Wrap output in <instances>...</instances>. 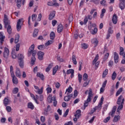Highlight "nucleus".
Listing matches in <instances>:
<instances>
[{
	"mask_svg": "<svg viewBox=\"0 0 125 125\" xmlns=\"http://www.w3.org/2000/svg\"><path fill=\"white\" fill-rule=\"evenodd\" d=\"M35 49V44H32L30 46L28 51V56L30 57L31 55H32V57L31 58V65L33 66L35 65V62H36V54H37V51L34 50Z\"/></svg>",
	"mask_w": 125,
	"mask_h": 125,
	"instance_id": "nucleus-1",
	"label": "nucleus"
},
{
	"mask_svg": "<svg viewBox=\"0 0 125 125\" xmlns=\"http://www.w3.org/2000/svg\"><path fill=\"white\" fill-rule=\"evenodd\" d=\"M125 102V98L123 95H120L117 100V104L119 105L117 108V112H120L124 108V103Z\"/></svg>",
	"mask_w": 125,
	"mask_h": 125,
	"instance_id": "nucleus-2",
	"label": "nucleus"
},
{
	"mask_svg": "<svg viewBox=\"0 0 125 125\" xmlns=\"http://www.w3.org/2000/svg\"><path fill=\"white\" fill-rule=\"evenodd\" d=\"M92 98V89H90L89 90L88 96L86 101H84V103L83 104L84 108H85L87 106H88V104L90 101H91V99Z\"/></svg>",
	"mask_w": 125,
	"mask_h": 125,
	"instance_id": "nucleus-3",
	"label": "nucleus"
},
{
	"mask_svg": "<svg viewBox=\"0 0 125 125\" xmlns=\"http://www.w3.org/2000/svg\"><path fill=\"white\" fill-rule=\"evenodd\" d=\"M96 26V24H95V23H92L88 27L89 30H90L91 34L92 35H96V34H97L98 29H97V28L95 27Z\"/></svg>",
	"mask_w": 125,
	"mask_h": 125,
	"instance_id": "nucleus-4",
	"label": "nucleus"
},
{
	"mask_svg": "<svg viewBox=\"0 0 125 125\" xmlns=\"http://www.w3.org/2000/svg\"><path fill=\"white\" fill-rule=\"evenodd\" d=\"M103 101H104V98L102 97L101 98V101L99 102L98 105L94 107L93 110H91L92 113H94V112L96 111V110L100 111V110L102 109V104H103Z\"/></svg>",
	"mask_w": 125,
	"mask_h": 125,
	"instance_id": "nucleus-5",
	"label": "nucleus"
},
{
	"mask_svg": "<svg viewBox=\"0 0 125 125\" xmlns=\"http://www.w3.org/2000/svg\"><path fill=\"white\" fill-rule=\"evenodd\" d=\"M24 24V19H20L17 23V29L18 32L21 30L22 28V25Z\"/></svg>",
	"mask_w": 125,
	"mask_h": 125,
	"instance_id": "nucleus-6",
	"label": "nucleus"
},
{
	"mask_svg": "<svg viewBox=\"0 0 125 125\" xmlns=\"http://www.w3.org/2000/svg\"><path fill=\"white\" fill-rule=\"evenodd\" d=\"M99 59V56L98 55H97L93 61V65H95L97 68H98L99 64H100V61L97 62V61Z\"/></svg>",
	"mask_w": 125,
	"mask_h": 125,
	"instance_id": "nucleus-7",
	"label": "nucleus"
},
{
	"mask_svg": "<svg viewBox=\"0 0 125 125\" xmlns=\"http://www.w3.org/2000/svg\"><path fill=\"white\" fill-rule=\"evenodd\" d=\"M3 55L5 59H8V56H9V49L6 47H4Z\"/></svg>",
	"mask_w": 125,
	"mask_h": 125,
	"instance_id": "nucleus-8",
	"label": "nucleus"
},
{
	"mask_svg": "<svg viewBox=\"0 0 125 125\" xmlns=\"http://www.w3.org/2000/svg\"><path fill=\"white\" fill-rule=\"evenodd\" d=\"M3 22L5 26V28H7L8 25H9V21H8V18H7V16L6 15H4Z\"/></svg>",
	"mask_w": 125,
	"mask_h": 125,
	"instance_id": "nucleus-9",
	"label": "nucleus"
},
{
	"mask_svg": "<svg viewBox=\"0 0 125 125\" xmlns=\"http://www.w3.org/2000/svg\"><path fill=\"white\" fill-rule=\"evenodd\" d=\"M119 7L121 10H124L125 7V0H119Z\"/></svg>",
	"mask_w": 125,
	"mask_h": 125,
	"instance_id": "nucleus-10",
	"label": "nucleus"
},
{
	"mask_svg": "<svg viewBox=\"0 0 125 125\" xmlns=\"http://www.w3.org/2000/svg\"><path fill=\"white\" fill-rule=\"evenodd\" d=\"M56 14V12L55 11H52L50 13L48 19L49 20H53L54 19V17H55V14Z\"/></svg>",
	"mask_w": 125,
	"mask_h": 125,
	"instance_id": "nucleus-11",
	"label": "nucleus"
},
{
	"mask_svg": "<svg viewBox=\"0 0 125 125\" xmlns=\"http://www.w3.org/2000/svg\"><path fill=\"white\" fill-rule=\"evenodd\" d=\"M5 36L3 35V33L0 32V43L1 45H2Z\"/></svg>",
	"mask_w": 125,
	"mask_h": 125,
	"instance_id": "nucleus-12",
	"label": "nucleus"
},
{
	"mask_svg": "<svg viewBox=\"0 0 125 125\" xmlns=\"http://www.w3.org/2000/svg\"><path fill=\"white\" fill-rule=\"evenodd\" d=\"M91 42L94 44L95 47H96L98 45L99 41L96 38L91 39Z\"/></svg>",
	"mask_w": 125,
	"mask_h": 125,
	"instance_id": "nucleus-13",
	"label": "nucleus"
},
{
	"mask_svg": "<svg viewBox=\"0 0 125 125\" xmlns=\"http://www.w3.org/2000/svg\"><path fill=\"white\" fill-rule=\"evenodd\" d=\"M11 76L12 78L13 83H14V84H18V79H17V77H16L15 75H12Z\"/></svg>",
	"mask_w": 125,
	"mask_h": 125,
	"instance_id": "nucleus-14",
	"label": "nucleus"
},
{
	"mask_svg": "<svg viewBox=\"0 0 125 125\" xmlns=\"http://www.w3.org/2000/svg\"><path fill=\"white\" fill-rule=\"evenodd\" d=\"M112 21L113 24H117L118 23V16H117V14H114L113 15Z\"/></svg>",
	"mask_w": 125,
	"mask_h": 125,
	"instance_id": "nucleus-15",
	"label": "nucleus"
},
{
	"mask_svg": "<svg viewBox=\"0 0 125 125\" xmlns=\"http://www.w3.org/2000/svg\"><path fill=\"white\" fill-rule=\"evenodd\" d=\"M116 111H117V106H114L112 108V111L110 112H109V115L111 116V117H114V115H115Z\"/></svg>",
	"mask_w": 125,
	"mask_h": 125,
	"instance_id": "nucleus-16",
	"label": "nucleus"
},
{
	"mask_svg": "<svg viewBox=\"0 0 125 125\" xmlns=\"http://www.w3.org/2000/svg\"><path fill=\"white\" fill-rule=\"evenodd\" d=\"M43 55H44V53L39 51L38 53V59H39V60H42L43 59Z\"/></svg>",
	"mask_w": 125,
	"mask_h": 125,
	"instance_id": "nucleus-17",
	"label": "nucleus"
},
{
	"mask_svg": "<svg viewBox=\"0 0 125 125\" xmlns=\"http://www.w3.org/2000/svg\"><path fill=\"white\" fill-rule=\"evenodd\" d=\"M97 17V12H95L93 15V17L90 15H88L87 18L88 19H89V20H92V18L94 19L96 18Z\"/></svg>",
	"mask_w": 125,
	"mask_h": 125,
	"instance_id": "nucleus-18",
	"label": "nucleus"
},
{
	"mask_svg": "<svg viewBox=\"0 0 125 125\" xmlns=\"http://www.w3.org/2000/svg\"><path fill=\"white\" fill-rule=\"evenodd\" d=\"M114 59L115 63H118L119 62V54L116 52L114 54Z\"/></svg>",
	"mask_w": 125,
	"mask_h": 125,
	"instance_id": "nucleus-19",
	"label": "nucleus"
},
{
	"mask_svg": "<svg viewBox=\"0 0 125 125\" xmlns=\"http://www.w3.org/2000/svg\"><path fill=\"white\" fill-rule=\"evenodd\" d=\"M16 76L18 78H21V71H20V69L19 68H17L15 72Z\"/></svg>",
	"mask_w": 125,
	"mask_h": 125,
	"instance_id": "nucleus-20",
	"label": "nucleus"
},
{
	"mask_svg": "<svg viewBox=\"0 0 125 125\" xmlns=\"http://www.w3.org/2000/svg\"><path fill=\"white\" fill-rule=\"evenodd\" d=\"M63 29H64V26H63V25L61 24H59L57 28L58 33H61L63 31Z\"/></svg>",
	"mask_w": 125,
	"mask_h": 125,
	"instance_id": "nucleus-21",
	"label": "nucleus"
},
{
	"mask_svg": "<svg viewBox=\"0 0 125 125\" xmlns=\"http://www.w3.org/2000/svg\"><path fill=\"white\" fill-rule=\"evenodd\" d=\"M73 97V94H70L69 95L66 96L64 98V101H66V102H68V101H70L71 100V98Z\"/></svg>",
	"mask_w": 125,
	"mask_h": 125,
	"instance_id": "nucleus-22",
	"label": "nucleus"
},
{
	"mask_svg": "<svg viewBox=\"0 0 125 125\" xmlns=\"http://www.w3.org/2000/svg\"><path fill=\"white\" fill-rule=\"evenodd\" d=\"M37 77L40 78L42 81H44V76L43 75V74L41 72H38L37 73Z\"/></svg>",
	"mask_w": 125,
	"mask_h": 125,
	"instance_id": "nucleus-23",
	"label": "nucleus"
},
{
	"mask_svg": "<svg viewBox=\"0 0 125 125\" xmlns=\"http://www.w3.org/2000/svg\"><path fill=\"white\" fill-rule=\"evenodd\" d=\"M29 94L31 98L33 99V100H34L36 104H40V103L39 102V101H38V100H37V99H36V96H35V95H34V94H32L30 92H29Z\"/></svg>",
	"mask_w": 125,
	"mask_h": 125,
	"instance_id": "nucleus-24",
	"label": "nucleus"
},
{
	"mask_svg": "<svg viewBox=\"0 0 125 125\" xmlns=\"http://www.w3.org/2000/svg\"><path fill=\"white\" fill-rule=\"evenodd\" d=\"M52 66H53V63H51L49 64L48 66L46 67L45 69V72H49L51 68H52Z\"/></svg>",
	"mask_w": 125,
	"mask_h": 125,
	"instance_id": "nucleus-25",
	"label": "nucleus"
},
{
	"mask_svg": "<svg viewBox=\"0 0 125 125\" xmlns=\"http://www.w3.org/2000/svg\"><path fill=\"white\" fill-rule=\"evenodd\" d=\"M53 101V96L52 97V95L49 94L47 98V101L49 103H52V101Z\"/></svg>",
	"mask_w": 125,
	"mask_h": 125,
	"instance_id": "nucleus-26",
	"label": "nucleus"
},
{
	"mask_svg": "<svg viewBox=\"0 0 125 125\" xmlns=\"http://www.w3.org/2000/svg\"><path fill=\"white\" fill-rule=\"evenodd\" d=\"M27 107L29 109H31V110H34L35 108V106H34V104H33V103L30 102L28 103Z\"/></svg>",
	"mask_w": 125,
	"mask_h": 125,
	"instance_id": "nucleus-27",
	"label": "nucleus"
},
{
	"mask_svg": "<svg viewBox=\"0 0 125 125\" xmlns=\"http://www.w3.org/2000/svg\"><path fill=\"white\" fill-rule=\"evenodd\" d=\"M55 39V33L54 32L52 31L50 34V40L53 41Z\"/></svg>",
	"mask_w": 125,
	"mask_h": 125,
	"instance_id": "nucleus-28",
	"label": "nucleus"
},
{
	"mask_svg": "<svg viewBox=\"0 0 125 125\" xmlns=\"http://www.w3.org/2000/svg\"><path fill=\"white\" fill-rule=\"evenodd\" d=\"M76 113V114H75V117L76 118H78V119H79V118L81 117V113H82V111L80 109H78Z\"/></svg>",
	"mask_w": 125,
	"mask_h": 125,
	"instance_id": "nucleus-29",
	"label": "nucleus"
},
{
	"mask_svg": "<svg viewBox=\"0 0 125 125\" xmlns=\"http://www.w3.org/2000/svg\"><path fill=\"white\" fill-rule=\"evenodd\" d=\"M105 13H106V9H104V8H103L102 10V12H101V13L100 14V18L101 19H103V17H104V15Z\"/></svg>",
	"mask_w": 125,
	"mask_h": 125,
	"instance_id": "nucleus-30",
	"label": "nucleus"
},
{
	"mask_svg": "<svg viewBox=\"0 0 125 125\" xmlns=\"http://www.w3.org/2000/svg\"><path fill=\"white\" fill-rule=\"evenodd\" d=\"M38 34H39V29L35 28L33 33V38H36V37L38 36Z\"/></svg>",
	"mask_w": 125,
	"mask_h": 125,
	"instance_id": "nucleus-31",
	"label": "nucleus"
},
{
	"mask_svg": "<svg viewBox=\"0 0 125 125\" xmlns=\"http://www.w3.org/2000/svg\"><path fill=\"white\" fill-rule=\"evenodd\" d=\"M120 120H121V116L119 115L115 116L113 118V122L114 123H117Z\"/></svg>",
	"mask_w": 125,
	"mask_h": 125,
	"instance_id": "nucleus-32",
	"label": "nucleus"
},
{
	"mask_svg": "<svg viewBox=\"0 0 125 125\" xmlns=\"http://www.w3.org/2000/svg\"><path fill=\"white\" fill-rule=\"evenodd\" d=\"M73 91V88L71 87V86H69L67 89L66 90L65 93L66 92H68L66 93L67 95H69V93H71Z\"/></svg>",
	"mask_w": 125,
	"mask_h": 125,
	"instance_id": "nucleus-33",
	"label": "nucleus"
},
{
	"mask_svg": "<svg viewBox=\"0 0 125 125\" xmlns=\"http://www.w3.org/2000/svg\"><path fill=\"white\" fill-rule=\"evenodd\" d=\"M59 68V66L58 65H56L55 67L53 68V75H54L56 74L57 72V71H58V69Z\"/></svg>",
	"mask_w": 125,
	"mask_h": 125,
	"instance_id": "nucleus-34",
	"label": "nucleus"
},
{
	"mask_svg": "<svg viewBox=\"0 0 125 125\" xmlns=\"http://www.w3.org/2000/svg\"><path fill=\"white\" fill-rule=\"evenodd\" d=\"M37 94H42L43 92V87H42L41 89H39L37 91H35Z\"/></svg>",
	"mask_w": 125,
	"mask_h": 125,
	"instance_id": "nucleus-35",
	"label": "nucleus"
},
{
	"mask_svg": "<svg viewBox=\"0 0 125 125\" xmlns=\"http://www.w3.org/2000/svg\"><path fill=\"white\" fill-rule=\"evenodd\" d=\"M3 104L4 106H7L9 104L8 98H5L3 100Z\"/></svg>",
	"mask_w": 125,
	"mask_h": 125,
	"instance_id": "nucleus-36",
	"label": "nucleus"
},
{
	"mask_svg": "<svg viewBox=\"0 0 125 125\" xmlns=\"http://www.w3.org/2000/svg\"><path fill=\"white\" fill-rule=\"evenodd\" d=\"M72 60L74 65H77V59H76V56L74 55H72Z\"/></svg>",
	"mask_w": 125,
	"mask_h": 125,
	"instance_id": "nucleus-37",
	"label": "nucleus"
},
{
	"mask_svg": "<svg viewBox=\"0 0 125 125\" xmlns=\"http://www.w3.org/2000/svg\"><path fill=\"white\" fill-rule=\"evenodd\" d=\"M81 47L83 49H86L88 48V45L85 43L81 44Z\"/></svg>",
	"mask_w": 125,
	"mask_h": 125,
	"instance_id": "nucleus-38",
	"label": "nucleus"
},
{
	"mask_svg": "<svg viewBox=\"0 0 125 125\" xmlns=\"http://www.w3.org/2000/svg\"><path fill=\"white\" fill-rule=\"evenodd\" d=\"M108 75V69H105L104 71H103L102 77L103 78H105L106 76Z\"/></svg>",
	"mask_w": 125,
	"mask_h": 125,
	"instance_id": "nucleus-39",
	"label": "nucleus"
},
{
	"mask_svg": "<svg viewBox=\"0 0 125 125\" xmlns=\"http://www.w3.org/2000/svg\"><path fill=\"white\" fill-rule=\"evenodd\" d=\"M123 92V87H121L118 89V90L116 92V97L119 96L121 93Z\"/></svg>",
	"mask_w": 125,
	"mask_h": 125,
	"instance_id": "nucleus-40",
	"label": "nucleus"
},
{
	"mask_svg": "<svg viewBox=\"0 0 125 125\" xmlns=\"http://www.w3.org/2000/svg\"><path fill=\"white\" fill-rule=\"evenodd\" d=\"M20 38V36L19 34L16 35L15 39V43H18V42H19V39Z\"/></svg>",
	"mask_w": 125,
	"mask_h": 125,
	"instance_id": "nucleus-41",
	"label": "nucleus"
},
{
	"mask_svg": "<svg viewBox=\"0 0 125 125\" xmlns=\"http://www.w3.org/2000/svg\"><path fill=\"white\" fill-rule=\"evenodd\" d=\"M7 31L9 35L11 34V33H12V29L11 28V26L9 25H8Z\"/></svg>",
	"mask_w": 125,
	"mask_h": 125,
	"instance_id": "nucleus-42",
	"label": "nucleus"
},
{
	"mask_svg": "<svg viewBox=\"0 0 125 125\" xmlns=\"http://www.w3.org/2000/svg\"><path fill=\"white\" fill-rule=\"evenodd\" d=\"M109 53H106L104 55V60H103V61L104 62L107 61V60L108 59V58H109Z\"/></svg>",
	"mask_w": 125,
	"mask_h": 125,
	"instance_id": "nucleus-43",
	"label": "nucleus"
},
{
	"mask_svg": "<svg viewBox=\"0 0 125 125\" xmlns=\"http://www.w3.org/2000/svg\"><path fill=\"white\" fill-rule=\"evenodd\" d=\"M116 78H117V73H116V72L114 71L112 74L111 79L112 80V81H115Z\"/></svg>",
	"mask_w": 125,
	"mask_h": 125,
	"instance_id": "nucleus-44",
	"label": "nucleus"
},
{
	"mask_svg": "<svg viewBox=\"0 0 125 125\" xmlns=\"http://www.w3.org/2000/svg\"><path fill=\"white\" fill-rule=\"evenodd\" d=\"M22 4V0H17V6L18 7H21Z\"/></svg>",
	"mask_w": 125,
	"mask_h": 125,
	"instance_id": "nucleus-45",
	"label": "nucleus"
},
{
	"mask_svg": "<svg viewBox=\"0 0 125 125\" xmlns=\"http://www.w3.org/2000/svg\"><path fill=\"white\" fill-rule=\"evenodd\" d=\"M19 60H24V55L21 54H19L18 56Z\"/></svg>",
	"mask_w": 125,
	"mask_h": 125,
	"instance_id": "nucleus-46",
	"label": "nucleus"
},
{
	"mask_svg": "<svg viewBox=\"0 0 125 125\" xmlns=\"http://www.w3.org/2000/svg\"><path fill=\"white\" fill-rule=\"evenodd\" d=\"M53 101H54L53 105L54 107H56V106H57V101H56V97L53 96Z\"/></svg>",
	"mask_w": 125,
	"mask_h": 125,
	"instance_id": "nucleus-47",
	"label": "nucleus"
},
{
	"mask_svg": "<svg viewBox=\"0 0 125 125\" xmlns=\"http://www.w3.org/2000/svg\"><path fill=\"white\" fill-rule=\"evenodd\" d=\"M50 86L49 85H48V87L46 89V90L47 91V93H51V92L52 91V89L51 87H49Z\"/></svg>",
	"mask_w": 125,
	"mask_h": 125,
	"instance_id": "nucleus-48",
	"label": "nucleus"
},
{
	"mask_svg": "<svg viewBox=\"0 0 125 125\" xmlns=\"http://www.w3.org/2000/svg\"><path fill=\"white\" fill-rule=\"evenodd\" d=\"M38 48L39 50H43L45 49V46L44 45H40L38 46Z\"/></svg>",
	"mask_w": 125,
	"mask_h": 125,
	"instance_id": "nucleus-49",
	"label": "nucleus"
},
{
	"mask_svg": "<svg viewBox=\"0 0 125 125\" xmlns=\"http://www.w3.org/2000/svg\"><path fill=\"white\" fill-rule=\"evenodd\" d=\"M53 43V41L51 40L48 41L45 43V46H48V45H50L51 44H52Z\"/></svg>",
	"mask_w": 125,
	"mask_h": 125,
	"instance_id": "nucleus-50",
	"label": "nucleus"
},
{
	"mask_svg": "<svg viewBox=\"0 0 125 125\" xmlns=\"http://www.w3.org/2000/svg\"><path fill=\"white\" fill-rule=\"evenodd\" d=\"M37 17L38 16L37 15V14H33L32 15L31 17H32V21H33V22H34V21H36Z\"/></svg>",
	"mask_w": 125,
	"mask_h": 125,
	"instance_id": "nucleus-51",
	"label": "nucleus"
},
{
	"mask_svg": "<svg viewBox=\"0 0 125 125\" xmlns=\"http://www.w3.org/2000/svg\"><path fill=\"white\" fill-rule=\"evenodd\" d=\"M19 65H20V66L21 67V68L24 67V60H20Z\"/></svg>",
	"mask_w": 125,
	"mask_h": 125,
	"instance_id": "nucleus-52",
	"label": "nucleus"
},
{
	"mask_svg": "<svg viewBox=\"0 0 125 125\" xmlns=\"http://www.w3.org/2000/svg\"><path fill=\"white\" fill-rule=\"evenodd\" d=\"M18 91H19V89L18 87H15L13 89L12 92L14 94H16L18 93Z\"/></svg>",
	"mask_w": 125,
	"mask_h": 125,
	"instance_id": "nucleus-53",
	"label": "nucleus"
},
{
	"mask_svg": "<svg viewBox=\"0 0 125 125\" xmlns=\"http://www.w3.org/2000/svg\"><path fill=\"white\" fill-rule=\"evenodd\" d=\"M10 70L11 76H14L15 74H14V71H13V66H12V65H11L10 66Z\"/></svg>",
	"mask_w": 125,
	"mask_h": 125,
	"instance_id": "nucleus-54",
	"label": "nucleus"
},
{
	"mask_svg": "<svg viewBox=\"0 0 125 125\" xmlns=\"http://www.w3.org/2000/svg\"><path fill=\"white\" fill-rule=\"evenodd\" d=\"M75 70L73 69H69L66 71V75L72 74Z\"/></svg>",
	"mask_w": 125,
	"mask_h": 125,
	"instance_id": "nucleus-55",
	"label": "nucleus"
},
{
	"mask_svg": "<svg viewBox=\"0 0 125 125\" xmlns=\"http://www.w3.org/2000/svg\"><path fill=\"white\" fill-rule=\"evenodd\" d=\"M83 79V75L82 74H80V73L78 74V81L81 83H82V80Z\"/></svg>",
	"mask_w": 125,
	"mask_h": 125,
	"instance_id": "nucleus-56",
	"label": "nucleus"
},
{
	"mask_svg": "<svg viewBox=\"0 0 125 125\" xmlns=\"http://www.w3.org/2000/svg\"><path fill=\"white\" fill-rule=\"evenodd\" d=\"M12 58L13 59H16V58H17V55H16V53L14 52H12Z\"/></svg>",
	"mask_w": 125,
	"mask_h": 125,
	"instance_id": "nucleus-57",
	"label": "nucleus"
},
{
	"mask_svg": "<svg viewBox=\"0 0 125 125\" xmlns=\"http://www.w3.org/2000/svg\"><path fill=\"white\" fill-rule=\"evenodd\" d=\"M87 78H88V76L87 75V74L84 73L83 75V80L84 82L87 80Z\"/></svg>",
	"mask_w": 125,
	"mask_h": 125,
	"instance_id": "nucleus-58",
	"label": "nucleus"
},
{
	"mask_svg": "<svg viewBox=\"0 0 125 125\" xmlns=\"http://www.w3.org/2000/svg\"><path fill=\"white\" fill-rule=\"evenodd\" d=\"M90 2H93L95 4H99V0H90Z\"/></svg>",
	"mask_w": 125,
	"mask_h": 125,
	"instance_id": "nucleus-59",
	"label": "nucleus"
},
{
	"mask_svg": "<svg viewBox=\"0 0 125 125\" xmlns=\"http://www.w3.org/2000/svg\"><path fill=\"white\" fill-rule=\"evenodd\" d=\"M73 19H74V18L73 17V15H70L68 18V21H69V23H71V22H72V21H73Z\"/></svg>",
	"mask_w": 125,
	"mask_h": 125,
	"instance_id": "nucleus-60",
	"label": "nucleus"
},
{
	"mask_svg": "<svg viewBox=\"0 0 125 125\" xmlns=\"http://www.w3.org/2000/svg\"><path fill=\"white\" fill-rule=\"evenodd\" d=\"M124 48L123 47H120V55H124Z\"/></svg>",
	"mask_w": 125,
	"mask_h": 125,
	"instance_id": "nucleus-61",
	"label": "nucleus"
},
{
	"mask_svg": "<svg viewBox=\"0 0 125 125\" xmlns=\"http://www.w3.org/2000/svg\"><path fill=\"white\" fill-rule=\"evenodd\" d=\"M112 29H113V27H109L108 28V34H113V30H112Z\"/></svg>",
	"mask_w": 125,
	"mask_h": 125,
	"instance_id": "nucleus-62",
	"label": "nucleus"
},
{
	"mask_svg": "<svg viewBox=\"0 0 125 125\" xmlns=\"http://www.w3.org/2000/svg\"><path fill=\"white\" fill-rule=\"evenodd\" d=\"M6 110L8 113L11 112V107L9 106H6Z\"/></svg>",
	"mask_w": 125,
	"mask_h": 125,
	"instance_id": "nucleus-63",
	"label": "nucleus"
},
{
	"mask_svg": "<svg viewBox=\"0 0 125 125\" xmlns=\"http://www.w3.org/2000/svg\"><path fill=\"white\" fill-rule=\"evenodd\" d=\"M100 3L102 5H104V6H105V5H106V0H103L101 1Z\"/></svg>",
	"mask_w": 125,
	"mask_h": 125,
	"instance_id": "nucleus-64",
	"label": "nucleus"
}]
</instances>
